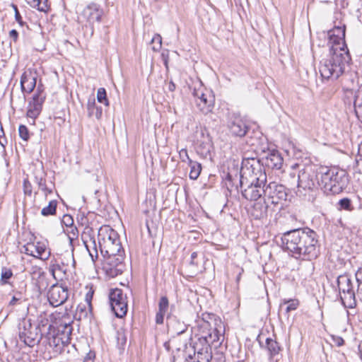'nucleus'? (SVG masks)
I'll list each match as a JSON object with an SVG mask.
<instances>
[{
	"instance_id": "6e6552de",
	"label": "nucleus",
	"mask_w": 362,
	"mask_h": 362,
	"mask_svg": "<svg viewBox=\"0 0 362 362\" xmlns=\"http://www.w3.org/2000/svg\"><path fill=\"white\" fill-rule=\"evenodd\" d=\"M184 352L188 362H210L212 358L211 346L185 345Z\"/></svg>"
},
{
	"instance_id": "e2e57ef3",
	"label": "nucleus",
	"mask_w": 362,
	"mask_h": 362,
	"mask_svg": "<svg viewBox=\"0 0 362 362\" xmlns=\"http://www.w3.org/2000/svg\"><path fill=\"white\" fill-rule=\"evenodd\" d=\"M34 274H37L38 276L40 277H45L44 272L41 270V269H37V271L34 272Z\"/></svg>"
},
{
	"instance_id": "cd10ccee",
	"label": "nucleus",
	"mask_w": 362,
	"mask_h": 362,
	"mask_svg": "<svg viewBox=\"0 0 362 362\" xmlns=\"http://www.w3.org/2000/svg\"><path fill=\"white\" fill-rule=\"evenodd\" d=\"M88 116H95L98 119H100L103 115L101 107L96 106L95 98H89L87 104Z\"/></svg>"
},
{
	"instance_id": "ea45409f",
	"label": "nucleus",
	"mask_w": 362,
	"mask_h": 362,
	"mask_svg": "<svg viewBox=\"0 0 362 362\" xmlns=\"http://www.w3.org/2000/svg\"><path fill=\"white\" fill-rule=\"evenodd\" d=\"M97 99L99 103H104L106 106L109 105L108 100L106 98V90L103 88H100L97 92Z\"/></svg>"
},
{
	"instance_id": "5fc2aeb1",
	"label": "nucleus",
	"mask_w": 362,
	"mask_h": 362,
	"mask_svg": "<svg viewBox=\"0 0 362 362\" xmlns=\"http://www.w3.org/2000/svg\"><path fill=\"white\" fill-rule=\"evenodd\" d=\"M92 297H93V292H88L86 295V303L88 305V307H89L90 308H91V300H92Z\"/></svg>"
},
{
	"instance_id": "a18cd8bd",
	"label": "nucleus",
	"mask_w": 362,
	"mask_h": 362,
	"mask_svg": "<svg viewBox=\"0 0 362 362\" xmlns=\"http://www.w3.org/2000/svg\"><path fill=\"white\" fill-rule=\"evenodd\" d=\"M32 185L28 180L23 181V192L25 195L30 196L32 194Z\"/></svg>"
},
{
	"instance_id": "69168bd1",
	"label": "nucleus",
	"mask_w": 362,
	"mask_h": 362,
	"mask_svg": "<svg viewBox=\"0 0 362 362\" xmlns=\"http://www.w3.org/2000/svg\"><path fill=\"white\" fill-rule=\"evenodd\" d=\"M344 344V340L343 339L341 338H339L338 341H337V345L338 346H341L342 344Z\"/></svg>"
},
{
	"instance_id": "052dcab7",
	"label": "nucleus",
	"mask_w": 362,
	"mask_h": 362,
	"mask_svg": "<svg viewBox=\"0 0 362 362\" xmlns=\"http://www.w3.org/2000/svg\"><path fill=\"white\" fill-rule=\"evenodd\" d=\"M35 182L37 183L38 186H40V183L43 184L45 182V179L42 177H35Z\"/></svg>"
},
{
	"instance_id": "c9c22d12",
	"label": "nucleus",
	"mask_w": 362,
	"mask_h": 362,
	"mask_svg": "<svg viewBox=\"0 0 362 362\" xmlns=\"http://www.w3.org/2000/svg\"><path fill=\"white\" fill-rule=\"evenodd\" d=\"M338 205L339 210L351 211L354 209L351 203V200L349 198H343L340 199L338 202Z\"/></svg>"
},
{
	"instance_id": "ddd939ff",
	"label": "nucleus",
	"mask_w": 362,
	"mask_h": 362,
	"mask_svg": "<svg viewBox=\"0 0 362 362\" xmlns=\"http://www.w3.org/2000/svg\"><path fill=\"white\" fill-rule=\"evenodd\" d=\"M103 13V11L98 5L90 4L83 8L78 18L81 23L93 25L95 23L100 21Z\"/></svg>"
},
{
	"instance_id": "09e8293b",
	"label": "nucleus",
	"mask_w": 362,
	"mask_h": 362,
	"mask_svg": "<svg viewBox=\"0 0 362 362\" xmlns=\"http://www.w3.org/2000/svg\"><path fill=\"white\" fill-rule=\"evenodd\" d=\"M358 154H359L360 158L356 160V165H357V167L358 168V171L360 173H362V169H361L359 168L361 164H362V142L361 143V144L358 146Z\"/></svg>"
},
{
	"instance_id": "603ef678",
	"label": "nucleus",
	"mask_w": 362,
	"mask_h": 362,
	"mask_svg": "<svg viewBox=\"0 0 362 362\" xmlns=\"http://www.w3.org/2000/svg\"><path fill=\"white\" fill-rule=\"evenodd\" d=\"M356 279L358 285L362 284V267L359 268L356 272Z\"/></svg>"
},
{
	"instance_id": "72a5a7b5",
	"label": "nucleus",
	"mask_w": 362,
	"mask_h": 362,
	"mask_svg": "<svg viewBox=\"0 0 362 362\" xmlns=\"http://www.w3.org/2000/svg\"><path fill=\"white\" fill-rule=\"evenodd\" d=\"M57 202L55 200L49 202L47 206L44 207L41 211L42 216H47L49 215H54L56 213Z\"/></svg>"
},
{
	"instance_id": "6ab92c4d",
	"label": "nucleus",
	"mask_w": 362,
	"mask_h": 362,
	"mask_svg": "<svg viewBox=\"0 0 362 362\" xmlns=\"http://www.w3.org/2000/svg\"><path fill=\"white\" fill-rule=\"evenodd\" d=\"M229 129L231 134L236 136H244L248 129L245 121L240 117H235L230 123Z\"/></svg>"
},
{
	"instance_id": "bb28decb",
	"label": "nucleus",
	"mask_w": 362,
	"mask_h": 362,
	"mask_svg": "<svg viewBox=\"0 0 362 362\" xmlns=\"http://www.w3.org/2000/svg\"><path fill=\"white\" fill-rule=\"evenodd\" d=\"M341 300L346 308H354L356 305V294L354 291L341 293Z\"/></svg>"
},
{
	"instance_id": "79ce46f5",
	"label": "nucleus",
	"mask_w": 362,
	"mask_h": 362,
	"mask_svg": "<svg viewBox=\"0 0 362 362\" xmlns=\"http://www.w3.org/2000/svg\"><path fill=\"white\" fill-rule=\"evenodd\" d=\"M13 273L10 269H3L1 276V281L2 284L8 283V280L12 276Z\"/></svg>"
},
{
	"instance_id": "2eb2a0df",
	"label": "nucleus",
	"mask_w": 362,
	"mask_h": 362,
	"mask_svg": "<svg viewBox=\"0 0 362 362\" xmlns=\"http://www.w3.org/2000/svg\"><path fill=\"white\" fill-rule=\"evenodd\" d=\"M45 98V94L42 91L37 90V92L33 95L31 100L29 102L27 117L32 119L33 122L40 115Z\"/></svg>"
},
{
	"instance_id": "7ed1b4c3",
	"label": "nucleus",
	"mask_w": 362,
	"mask_h": 362,
	"mask_svg": "<svg viewBox=\"0 0 362 362\" xmlns=\"http://www.w3.org/2000/svg\"><path fill=\"white\" fill-rule=\"evenodd\" d=\"M346 26L342 23L335 25L328 32L330 48V58L326 67L345 68L350 65L351 59L345 42Z\"/></svg>"
},
{
	"instance_id": "f03ea898",
	"label": "nucleus",
	"mask_w": 362,
	"mask_h": 362,
	"mask_svg": "<svg viewBox=\"0 0 362 362\" xmlns=\"http://www.w3.org/2000/svg\"><path fill=\"white\" fill-rule=\"evenodd\" d=\"M281 240L285 249L296 258L311 260L319 254L316 233L309 228L285 233Z\"/></svg>"
},
{
	"instance_id": "b1692460",
	"label": "nucleus",
	"mask_w": 362,
	"mask_h": 362,
	"mask_svg": "<svg viewBox=\"0 0 362 362\" xmlns=\"http://www.w3.org/2000/svg\"><path fill=\"white\" fill-rule=\"evenodd\" d=\"M344 69H319L320 77L322 81H329L337 79L342 74Z\"/></svg>"
},
{
	"instance_id": "423d86ee",
	"label": "nucleus",
	"mask_w": 362,
	"mask_h": 362,
	"mask_svg": "<svg viewBox=\"0 0 362 362\" xmlns=\"http://www.w3.org/2000/svg\"><path fill=\"white\" fill-rule=\"evenodd\" d=\"M290 175L294 179V182L297 177L296 194L300 197H304L313 191L318 185V172L312 166H307L300 170L297 175L295 173H291Z\"/></svg>"
},
{
	"instance_id": "a19ab883",
	"label": "nucleus",
	"mask_w": 362,
	"mask_h": 362,
	"mask_svg": "<svg viewBox=\"0 0 362 362\" xmlns=\"http://www.w3.org/2000/svg\"><path fill=\"white\" fill-rule=\"evenodd\" d=\"M168 307L169 302L168 298L166 296L161 297L158 303V311L166 313L168 310Z\"/></svg>"
},
{
	"instance_id": "bf43d9fd",
	"label": "nucleus",
	"mask_w": 362,
	"mask_h": 362,
	"mask_svg": "<svg viewBox=\"0 0 362 362\" xmlns=\"http://www.w3.org/2000/svg\"><path fill=\"white\" fill-rule=\"evenodd\" d=\"M356 296L362 301V284L358 285Z\"/></svg>"
},
{
	"instance_id": "4be33fe9",
	"label": "nucleus",
	"mask_w": 362,
	"mask_h": 362,
	"mask_svg": "<svg viewBox=\"0 0 362 362\" xmlns=\"http://www.w3.org/2000/svg\"><path fill=\"white\" fill-rule=\"evenodd\" d=\"M267 209L268 205L264 200H257L252 206L250 214L255 219H262L267 216Z\"/></svg>"
},
{
	"instance_id": "1a4fd4ad",
	"label": "nucleus",
	"mask_w": 362,
	"mask_h": 362,
	"mask_svg": "<svg viewBox=\"0 0 362 362\" xmlns=\"http://www.w3.org/2000/svg\"><path fill=\"white\" fill-rule=\"evenodd\" d=\"M37 330V327H33L31 320L30 319L23 318L19 322V338L25 345L30 347L34 346V345L38 341Z\"/></svg>"
},
{
	"instance_id": "37998d69",
	"label": "nucleus",
	"mask_w": 362,
	"mask_h": 362,
	"mask_svg": "<svg viewBox=\"0 0 362 362\" xmlns=\"http://www.w3.org/2000/svg\"><path fill=\"white\" fill-rule=\"evenodd\" d=\"M19 135L21 139L27 141L29 139V132L28 128L25 125H20L18 128Z\"/></svg>"
},
{
	"instance_id": "4d7b16f0",
	"label": "nucleus",
	"mask_w": 362,
	"mask_h": 362,
	"mask_svg": "<svg viewBox=\"0 0 362 362\" xmlns=\"http://www.w3.org/2000/svg\"><path fill=\"white\" fill-rule=\"evenodd\" d=\"M19 296H20V297H16V296H13V297L12 298V299L11 300V301H10V303H9V305H15L17 303V302H18L19 300H21V293H19Z\"/></svg>"
},
{
	"instance_id": "2f4dec72",
	"label": "nucleus",
	"mask_w": 362,
	"mask_h": 362,
	"mask_svg": "<svg viewBox=\"0 0 362 362\" xmlns=\"http://www.w3.org/2000/svg\"><path fill=\"white\" fill-rule=\"evenodd\" d=\"M189 165L190 167L189 178L197 180L202 171L201 164L193 160H189Z\"/></svg>"
},
{
	"instance_id": "f704fd0d",
	"label": "nucleus",
	"mask_w": 362,
	"mask_h": 362,
	"mask_svg": "<svg viewBox=\"0 0 362 362\" xmlns=\"http://www.w3.org/2000/svg\"><path fill=\"white\" fill-rule=\"evenodd\" d=\"M84 243L90 256L93 261H94V257H98V250L95 240L90 238L89 244H88L87 242H84Z\"/></svg>"
},
{
	"instance_id": "dca6fc26",
	"label": "nucleus",
	"mask_w": 362,
	"mask_h": 362,
	"mask_svg": "<svg viewBox=\"0 0 362 362\" xmlns=\"http://www.w3.org/2000/svg\"><path fill=\"white\" fill-rule=\"evenodd\" d=\"M68 296L67 288L59 284L52 286L48 291L49 302L54 307L63 304L67 300Z\"/></svg>"
},
{
	"instance_id": "9b49d317",
	"label": "nucleus",
	"mask_w": 362,
	"mask_h": 362,
	"mask_svg": "<svg viewBox=\"0 0 362 362\" xmlns=\"http://www.w3.org/2000/svg\"><path fill=\"white\" fill-rule=\"evenodd\" d=\"M124 250H122L112 255H103L104 267L111 276H115L122 273L124 268Z\"/></svg>"
},
{
	"instance_id": "3c124183",
	"label": "nucleus",
	"mask_w": 362,
	"mask_h": 362,
	"mask_svg": "<svg viewBox=\"0 0 362 362\" xmlns=\"http://www.w3.org/2000/svg\"><path fill=\"white\" fill-rule=\"evenodd\" d=\"M38 187L39 189L45 193V197H47L48 194L52 193V189H49L47 187L45 182L43 184L40 183V186Z\"/></svg>"
},
{
	"instance_id": "7c9ffc66",
	"label": "nucleus",
	"mask_w": 362,
	"mask_h": 362,
	"mask_svg": "<svg viewBox=\"0 0 362 362\" xmlns=\"http://www.w3.org/2000/svg\"><path fill=\"white\" fill-rule=\"evenodd\" d=\"M266 343L267 350L269 353L271 358L274 357V356L277 355L279 353L281 348L276 341L268 338L267 339Z\"/></svg>"
},
{
	"instance_id": "412c9836",
	"label": "nucleus",
	"mask_w": 362,
	"mask_h": 362,
	"mask_svg": "<svg viewBox=\"0 0 362 362\" xmlns=\"http://www.w3.org/2000/svg\"><path fill=\"white\" fill-rule=\"evenodd\" d=\"M168 331L173 335L184 334L187 330V325L175 316L167 317Z\"/></svg>"
},
{
	"instance_id": "c85d7f7f",
	"label": "nucleus",
	"mask_w": 362,
	"mask_h": 362,
	"mask_svg": "<svg viewBox=\"0 0 362 362\" xmlns=\"http://www.w3.org/2000/svg\"><path fill=\"white\" fill-rule=\"evenodd\" d=\"M354 106L356 115L362 122V91L358 90L356 93Z\"/></svg>"
},
{
	"instance_id": "aec40b11",
	"label": "nucleus",
	"mask_w": 362,
	"mask_h": 362,
	"mask_svg": "<svg viewBox=\"0 0 362 362\" xmlns=\"http://www.w3.org/2000/svg\"><path fill=\"white\" fill-rule=\"evenodd\" d=\"M36 73L32 69L25 70L21 76V85L23 90L31 92L36 85Z\"/></svg>"
},
{
	"instance_id": "774afa93",
	"label": "nucleus",
	"mask_w": 362,
	"mask_h": 362,
	"mask_svg": "<svg viewBox=\"0 0 362 362\" xmlns=\"http://www.w3.org/2000/svg\"><path fill=\"white\" fill-rule=\"evenodd\" d=\"M206 151L209 152V146L206 148Z\"/></svg>"
},
{
	"instance_id": "473e14b6",
	"label": "nucleus",
	"mask_w": 362,
	"mask_h": 362,
	"mask_svg": "<svg viewBox=\"0 0 362 362\" xmlns=\"http://www.w3.org/2000/svg\"><path fill=\"white\" fill-rule=\"evenodd\" d=\"M161 61L163 65L165 66V68H168L169 66H174V64L171 62V60L173 58H178V54L177 52H173L172 56L170 57L169 52L168 50L163 51L160 54Z\"/></svg>"
},
{
	"instance_id": "864d4df0",
	"label": "nucleus",
	"mask_w": 362,
	"mask_h": 362,
	"mask_svg": "<svg viewBox=\"0 0 362 362\" xmlns=\"http://www.w3.org/2000/svg\"><path fill=\"white\" fill-rule=\"evenodd\" d=\"M95 354L93 352H89L84 358L83 362H94Z\"/></svg>"
},
{
	"instance_id": "39448f33",
	"label": "nucleus",
	"mask_w": 362,
	"mask_h": 362,
	"mask_svg": "<svg viewBox=\"0 0 362 362\" xmlns=\"http://www.w3.org/2000/svg\"><path fill=\"white\" fill-rule=\"evenodd\" d=\"M224 331V325L220 319H215L213 324L203 321L199 325V338L195 344L211 346L214 342L222 341Z\"/></svg>"
},
{
	"instance_id": "680f3d73",
	"label": "nucleus",
	"mask_w": 362,
	"mask_h": 362,
	"mask_svg": "<svg viewBox=\"0 0 362 362\" xmlns=\"http://www.w3.org/2000/svg\"><path fill=\"white\" fill-rule=\"evenodd\" d=\"M197 253L196 252H194L191 254V262L190 264H197V263L194 262V259L197 258Z\"/></svg>"
},
{
	"instance_id": "0e129e2a",
	"label": "nucleus",
	"mask_w": 362,
	"mask_h": 362,
	"mask_svg": "<svg viewBox=\"0 0 362 362\" xmlns=\"http://www.w3.org/2000/svg\"><path fill=\"white\" fill-rule=\"evenodd\" d=\"M358 349L360 358L362 360V341L358 344Z\"/></svg>"
},
{
	"instance_id": "9d476101",
	"label": "nucleus",
	"mask_w": 362,
	"mask_h": 362,
	"mask_svg": "<svg viewBox=\"0 0 362 362\" xmlns=\"http://www.w3.org/2000/svg\"><path fill=\"white\" fill-rule=\"evenodd\" d=\"M109 299L112 310L116 317L122 318L126 315L127 312V297L119 288L111 290L109 294Z\"/></svg>"
},
{
	"instance_id": "338daca9",
	"label": "nucleus",
	"mask_w": 362,
	"mask_h": 362,
	"mask_svg": "<svg viewBox=\"0 0 362 362\" xmlns=\"http://www.w3.org/2000/svg\"><path fill=\"white\" fill-rule=\"evenodd\" d=\"M65 329H69L68 332H69V334H71V328L70 325H66V326H65Z\"/></svg>"
},
{
	"instance_id": "a878e982",
	"label": "nucleus",
	"mask_w": 362,
	"mask_h": 362,
	"mask_svg": "<svg viewBox=\"0 0 362 362\" xmlns=\"http://www.w3.org/2000/svg\"><path fill=\"white\" fill-rule=\"evenodd\" d=\"M337 286L340 293L354 291L351 280L350 277L346 275H340L337 278Z\"/></svg>"
},
{
	"instance_id": "0eeeda50",
	"label": "nucleus",
	"mask_w": 362,
	"mask_h": 362,
	"mask_svg": "<svg viewBox=\"0 0 362 362\" xmlns=\"http://www.w3.org/2000/svg\"><path fill=\"white\" fill-rule=\"evenodd\" d=\"M98 243L102 255H112L124 250L117 233L109 228H101L98 232Z\"/></svg>"
},
{
	"instance_id": "49530a36",
	"label": "nucleus",
	"mask_w": 362,
	"mask_h": 362,
	"mask_svg": "<svg viewBox=\"0 0 362 362\" xmlns=\"http://www.w3.org/2000/svg\"><path fill=\"white\" fill-rule=\"evenodd\" d=\"M62 223L66 226V228L73 226V218L70 215L66 214L63 216Z\"/></svg>"
},
{
	"instance_id": "20e7f679",
	"label": "nucleus",
	"mask_w": 362,
	"mask_h": 362,
	"mask_svg": "<svg viewBox=\"0 0 362 362\" xmlns=\"http://www.w3.org/2000/svg\"><path fill=\"white\" fill-rule=\"evenodd\" d=\"M317 184L325 192L339 194L346 187V172L337 168L322 167L318 172Z\"/></svg>"
},
{
	"instance_id": "f8f14e48",
	"label": "nucleus",
	"mask_w": 362,
	"mask_h": 362,
	"mask_svg": "<svg viewBox=\"0 0 362 362\" xmlns=\"http://www.w3.org/2000/svg\"><path fill=\"white\" fill-rule=\"evenodd\" d=\"M264 195L271 200L273 204H277L287 198L286 187L276 182H270L264 189Z\"/></svg>"
},
{
	"instance_id": "4c0bfd02",
	"label": "nucleus",
	"mask_w": 362,
	"mask_h": 362,
	"mask_svg": "<svg viewBox=\"0 0 362 362\" xmlns=\"http://www.w3.org/2000/svg\"><path fill=\"white\" fill-rule=\"evenodd\" d=\"M287 304L286 308V313H289L291 311L295 310L298 307L299 303L297 300H284V302L280 305V307H282L283 305Z\"/></svg>"
},
{
	"instance_id": "5701e85b",
	"label": "nucleus",
	"mask_w": 362,
	"mask_h": 362,
	"mask_svg": "<svg viewBox=\"0 0 362 362\" xmlns=\"http://www.w3.org/2000/svg\"><path fill=\"white\" fill-rule=\"evenodd\" d=\"M65 233L67 235V237H68V239L69 241V245L71 247V261L72 262L71 267H75V260L74 258L73 252H74V247H75L76 244L78 243V241H79L78 239V231L77 228L76 226H73L67 228L66 230H65Z\"/></svg>"
},
{
	"instance_id": "58836bf2",
	"label": "nucleus",
	"mask_w": 362,
	"mask_h": 362,
	"mask_svg": "<svg viewBox=\"0 0 362 362\" xmlns=\"http://www.w3.org/2000/svg\"><path fill=\"white\" fill-rule=\"evenodd\" d=\"M91 312V308L87 309L85 305L80 304L76 309V315H78V318L81 320L82 317H88V315Z\"/></svg>"
},
{
	"instance_id": "393cba45",
	"label": "nucleus",
	"mask_w": 362,
	"mask_h": 362,
	"mask_svg": "<svg viewBox=\"0 0 362 362\" xmlns=\"http://www.w3.org/2000/svg\"><path fill=\"white\" fill-rule=\"evenodd\" d=\"M47 344L55 354L62 352L64 348V341L62 338L57 335H49L47 337Z\"/></svg>"
},
{
	"instance_id": "e433bc0d",
	"label": "nucleus",
	"mask_w": 362,
	"mask_h": 362,
	"mask_svg": "<svg viewBox=\"0 0 362 362\" xmlns=\"http://www.w3.org/2000/svg\"><path fill=\"white\" fill-rule=\"evenodd\" d=\"M151 49L154 52H158L162 46V37L159 34H156L151 41Z\"/></svg>"
},
{
	"instance_id": "6e6d98bb",
	"label": "nucleus",
	"mask_w": 362,
	"mask_h": 362,
	"mask_svg": "<svg viewBox=\"0 0 362 362\" xmlns=\"http://www.w3.org/2000/svg\"><path fill=\"white\" fill-rule=\"evenodd\" d=\"M9 37L13 39V40L16 42L18 37V33L16 30H11L9 32Z\"/></svg>"
},
{
	"instance_id": "c756f323",
	"label": "nucleus",
	"mask_w": 362,
	"mask_h": 362,
	"mask_svg": "<svg viewBox=\"0 0 362 362\" xmlns=\"http://www.w3.org/2000/svg\"><path fill=\"white\" fill-rule=\"evenodd\" d=\"M69 267L68 263H64V262H59L58 259H55L54 262L50 266V271L52 273V275L54 276L55 273L57 272H62L64 274H66Z\"/></svg>"
},
{
	"instance_id": "8fccbe9b",
	"label": "nucleus",
	"mask_w": 362,
	"mask_h": 362,
	"mask_svg": "<svg viewBox=\"0 0 362 362\" xmlns=\"http://www.w3.org/2000/svg\"><path fill=\"white\" fill-rule=\"evenodd\" d=\"M165 315V313L158 311L156 315V322L157 324H162L163 322Z\"/></svg>"
},
{
	"instance_id": "c03bdc74",
	"label": "nucleus",
	"mask_w": 362,
	"mask_h": 362,
	"mask_svg": "<svg viewBox=\"0 0 362 362\" xmlns=\"http://www.w3.org/2000/svg\"><path fill=\"white\" fill-rule=\"evenodd\" d=\"M179 156L182 162H188V164L189 163V160H192L188 156V153L186 148H182L179 151Z\"/></svg>"
},
{
	"instance_id": "f3484780",
	"label": "nucleus",
	"mask_w": 362,
	"mask_h": 362,
	"mask_svg": "<svg viewBox=\"0 0 362 362\" xmlns=\"http://www.w3.org/2000/svg\"><path fill=\"white\" fill-rule=\"evenodd\" d=\"M194 95L197 98L196 104L199 110L204 115L211 112L214 107V96L209 92L203 93L200 90H195Z\"/></svg>"
},
{
	"instance_id": "a211bd4d",
	"label": "nucleus",
	"mask_w": 362,
	"mask_h": 362,
	"mask_svg": "<svg viewBox=\"0 0 362 362\" xmlns=\"http://www.w3.org/2000/svg\"><path fill=\"white\" fill-rule=\"evenodd\" d=\"M265 165L272 169H280L283 164V158L279 151H269L263 158Z\"/></svg>"
},
{
	"instance_id": "4468645a",
	"label": "nucleus",
	"mask_w": 362,
	"mask_h": 362,
	"mask_svg": "<svg viewBox=\"0 0 362 362\" xmlns=\"http://www.w3.org/2000/svg\"><path fill=\"white\" fill-rule=\"evenodd\" d=\"M25 253L42 260H47L50 256V251L45 242L28 243L23 246Z\"/></svg>"
},
{
	"instance_id": "de8ad7c7",
	"label": "nucleus",
	"mask_w": 362,
	"mask_h": 362,
	"mask_svg": "<svg viewBox=\"0 0 362 362\" xmlns=\"http://www.w3.org/2000/svg\"><path fill=\"white\" fill-rule=\"evenodd\" d=\"M13 6V8H14V11H15V18H16V21L18 23V24L20 25H23V21L22 20V17L17 8V6Z\"/></svg>"
},
{
	"instance_id": "f257e3e1",
	"label": "nucleus",
	"mask_w": 362,
	"mask_h": 362,
	"mask_svg": "<svg viewBox=\"0 0 362 362\" xmlns=\"http://www.w3.org/2000/svg\"><path fill=\"white\" fill-rule=\"evenodd\" d=\"M240 173L242 195L250 200L260 199L264 194L267 175L262 170L259 160L255 158H244Z\"/></svg>"
},
{
	"instance_id": "13d9d810",
	"label": "nucleus",
	"mask_w": 362,
	"mask_h": 362,
	"mask_svg": "<svg viewBox=\"0 0 362 362\" xmlns=\"http://www.w3.org/2000/svg\"><path fill=\"white\" fill-rule=\"evenodd\" d=\"M168 89L170 92H173L175 90V85L173 83V79H170L168 83Z\"/></svg>"
}]
</instances>
